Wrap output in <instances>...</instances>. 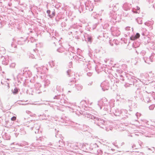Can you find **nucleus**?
Returning a JSON list of instances; mask_svg holds the SVG:
<instances>
[{
  "label": "nucleus",
  "instance_id": "4be33fe9",
  "mask_svg": "<svg viewBox=\"0 0 155 155\" xmlns=\"http://www.w3.org/2000/svg\"><path fill=\"white\" fill-rule=\"evenodd\" d=\"M84 36L85 37H87V41L91 43L92 42L93 38L91 34H87V33H85Z\"/></svg>",
  "mask_w": 155,
  "mask_h": 155
},
{
  "label": "nucleus",
  "instance_id": "72a5a7b5",
  "mask_svg": "<svg viewBox=\"0 0 155 155\" xmlns=\"http://www.w3.org/2000/svg\"><path fill=\"white\" fill-rule=\"evenodd\" d=\"M1 83L2 84H4V85H7V88L9 89V84L8 83L7 81H4V82H3L2 81L1 82Z\"/></svg>",
  "mask_w": 155,
  "mask_h": 155
},
{
  "label": "nucleus",
  "instance_id": "0eeeda50",
  "mask_svg": "<svg viewBox=\"0 0 155 155\" xmlns=\"http://www.w3.org/2000/svg\"><path fill=\"white\" fill-rule=\"evenodd\" d=\"M113 8L112 11L110 12V17L115 20H116L117 15L115 13V11L118 10L119 8L118 3H114L112 5Z\"/></svg>",
  "mask_w": 155,
  "mask_h": 155
},
{
  "label": "nucleus",
  "instance_id": "864d4df0",
  "mask_svg": "<svg viewBox=\"0 0 155 155\" xmlns=\"http://www.w3.org/2000/svg\"><path fill=\"white\" fill-rule=\"evenodd\" d=\"M92 73L89 72L87 73V74L88 76L90 77L92 75Z\"/></svg>",
  "mask_w": 155,
  "mask_h": 155
},
{
  "label": "nucleus",
  "instance_id": "f3484780",
  "mask_svg": "<svg viewBox=\"0 0 155 155\" xmlns=\"http://www.w3.org/2000/svg\"><path fill=\"white\" fill-rule=\"evenodd\" d=\"M36 69L38 72H40L41 73H44L47 70V68L45 66H41L40 67L37 68Z\"/></svg>",
  "mask_w": 155,
  "mask_h": 155
},
{
  "label": "nucleus",
  "instance_id": "79ce46f5",
  "mask_svg": "<svg viewBox=\"0 0 155 155\" xmlns=\"http://www.w3.org/2000/svg\"><path fill=\"white\" fill-rule=\"evenodd\" d=\"M149 84H150V85L152 86H155V81H152V82H150L148 83Z\"/></svg>",
  "mask_w": 155,
  "mask_h": 155
},
{
  "label": "nucleus",
  "instance_id": "49530a36",
  "mask_svg": "<svg viewBox=\"0 0 155 155\" xmlns=\"http://www.w3.org/2000/svg\"><path fill=\"white\" fill-rule=\"evenodd\" d=\"M61 87L57 85L56 87V89L57 91H61Z\"/></svg>",
  "mask_w": 155,
  "mask_h": 155
},
{
  "label": "nucleus",
  "instance_id": "4c0bfd02",
  "mask_svg": "<svg viewBox=\"0 0 155 155\" xmlns=\"http://www.w3.org/2000/svg\"><path fill=\"white\" fill-rule=\"evenodd\" d=\"M55 12L54 10L52 12V14L49 15V17L51 18L53 17L55 15Z\"/></svg>",
  "mask_w": 155,
  "mask_h": 155
},
{
  "label": "nucleus",
  "instance_id": "39448f33",
  "mask_svg": "<svg viewBox=\"0 0 155 155\" xmlns=\"http://www.w3.org/2000/svg\"><path fill=\"white\" fill-rule=\"evenodd\" d=\"M64 95L63 94L55 96L53 98V101L58 103L59 104L64 106L65 104L66 101L64 99Z\"/></svg>",
  "mask_w": 155,
  "mask_h": 155
},
{
  "label": "nucleus",
  "instance_id": "f8f14e48",
  "mask_svg": "<svg viewBox=\"0 0 155 155\" xmlns=\"http://www.w3.org/2000/svg\"><path fill=\"white\" fill-rule=\"evenodd\" d=\"M110 30L113 34L114 35L118 36L120 35V32L117 27H111Z\"/></svg>",
  "mask_w": 155,
  "mask_h": 155
},
{
  "label": "nucleus",
  "instance_id": "bb28decb",
  "mask_svg": "<svg viewBox=\"0 0 155 155\" xmlns=\"http://www.w3.org/2000/svg\"><path fill=\"white\" fill-rule=\"evenodd\" d=\"M35 86L36 90H41L40 88L41 87V85L38 83H36L35 84Z\"/></svg>",
  "mask_w": 155,
  "mask_h": 155
},
{
  "label": "nucleus",
  "instance_id": "7c9ffc66",
  "mask_svg": "<svg viewBox=\"0 0 155 155\" xmlns=\"http://www.w3.org/2000/svg\"><path fill=\"white\" fill-rule=\"evenodd\" d=\"M19 91L20 90L17 87H15L13 90H12V91L14 94H18Z\"/></svg>",
  "mask_w": 155,
  "mask_h": 155
},
{
  "label": "nucleus",
  "instance_id": "603ef678",
  "mask_svg": "<svg viewBox=\"0 0 155 155\" xmlns=\"http://www.w3.org/2000/svg\"><path fill=\"white\" fill-rule=\"evenodd\" d=\"M76 57L81 58H84L83 56H82L81 55H79V56H73V58H75H75H76Z\"/></svg>",
  "mask_w": 155,
  "mask_h": 155
},
{
  "label": "nucleus",
  "instance_id": "f03ea898",
  "mask_svg": "<svg viewBox=\"0 0 155 155\" xmlns=\"http://www.w3.org/2000/svg\"><path fill=\"white\" fill-rule=\"evenodd\" d=\"M85 116L88 118L92 119L95 124L100 127L101 128L104 129V125L105 120L102 118L90 114H87Z\"/></svg>",
  "mask_w": 155,
  "mask_h": 155
},
{
  "label": "nucleus",
  "instance_id": "e433bc0d",
  "mask_svg": "<svg viewBox=\"0 0 155 155\" xmlns=\"http://www.w3.org/2000/svg\"><path fill=\"white\" fill-rule=\"evenodd\" d=\"M57 51L59 52L62 53L64 51V49L62 48H59L57 49Z\"/></svg>",
  "mask_w": 155,
  "mask_h": 155
},
{
  "label": "nucleus",
  "instance_id": "9d476101",
  "mask_svg": "<svg viewBox=\"0 0 155 155\" xmlns=\"http://www.w3.org/2000/svg\"><path fill=\"white\" fill-rule=\"evenodd\" d=\"M84 4L87 6V10L89 11L93 10L94 8V6L93 3H91V1H87L84 3Z\"/></svg>",
  "mask_w": 155,
  "mask_h": 155
},
{
  "label": "nucleus",
  "instance_id": "b1692460",
  "mask_svg": "<svg viewBox=\"0 0 155 155\" xmlns=\"http://www.w3.org/2000/svg\"><path fill=\"white\" fill-rule=\"evenodd\" d=\"M44 86L45 87L48 86L50 84V81L48 79H45L43 81Z\"/></svg>",
  "mask_w": 155,
  "mask_h": 155
},
{
  "label": "nucleus",
  "instance_id": "bf43d9fd",
  "mask_svg": "<svg viewBox=\"0 0 155 155\" xmlns=\"http://www.w3.org/2000/svg\"><path fill=\"white\" fill-rule=\"evenodd\" d=\"M51 12V11L50 10H48L47 11V13L48 14L49 16V15H50V13Z\"/></svg>",
  "mask_w": 155,
  "mask_h": 155
},
{
  "label": "nucleus",
  "instance_id": "6e6552de",
  "mask_svg": "<svg viewBox=\"0 0 155 155\" xmlns=\"http://www.w3.org/2000/svg\"><path fill=\"white\" fill-rule=\"evenodd\" d=\"M150 39L149 37H144L143 39V42L144 44L146 45L148 44L149 46L151 49H155V43L153 42L152 43L151 42H150Z\"/></svg>",
  "mask_w": 155,
  "mask_h": 155
},
{
  "label": "nucleus",
  "instance_id": "c03bdc74",
  "mask_svg": "<svg viewBox=\"0 0 155 155\" xmlns=\"http://www.w3.org/2000/svg\"><path fill=\"white\" fill-rule=\"evenodd\" d=\"M97 154H101L103 153V152L101 149H99L97 150Z\"/></svg>",
  "mask_w": 155,
  "mask_h": 155
},
{
  "label": "nucleus",
  "instance_id": "3c124183",
  "mask_svg": "<svg viewBox=\"0 0 155 155\" xmlns=\"http://www.w3.org/2000/svg\"><path fill=\"white\" fill-rule=\"evenodd\" d=\"M73 144H71V143H68V148H69L70 147H72V146H73Z\"/></svg>",
  "mask_w": 155,
  "mask_h": 155
},
{
  "label": "nucleus",
  "instance_id": "a18cd8bd",
  "mask_svg": "<svg viewBox=\"0 0 155 155\" xmlns=\"http://www.w3.org/2000/svg\"><path fill=\"white\" fill-rule=\"evenodd\" d=\"M28 114H29L30 115L31 117H35L36 115L35 114H34L31 112H29Z\"/></svg>",
  "mask_w": 155,
  "mask_h": 155
},
{
  "label": "nucleus",
  "instance_id": "4d7b16f0",
  "mask_svg": "<svg viewBox=\"0 0 155 155\" xmlns=\"http://www.w3.org/2000/svg\"><path fill=\"white\" fill-rule=\"evenodd\" d=\"M30 40L31 42H33L34 41H35V39L33 38H30Z\"/></svg>",
  "mask_w": 155,
  "mask_h": 155
},
{
  "label": "nucleus",
  "instance_id": "5701e85b",
  "mask_svg": "<svg viewBox=\"0 0 155 155\" xmlns=\"http://www.w3.org/2000/svg\"><path fill=\"white\" fill-rule=\"evenodd\" d=\"M140 36V34L138 33H137L136 34L134 35H132L130 37V39L131 40H134L138 38Z\"/></svg>",
  "mask_w": 155,
  "mask_h": 155
},
{
  "label": "nucleus",
  "instance_id": "052dcab7",
  "mask_svg": "<svg viewBox=\"0 0 155 155\" xmlns=\"http://www.w3.org/2000/svg\"><path fill=\"white\" fill-rule=\"evenodd\" d=\"M146 92L147 93H149V94H153L154 92L153 91H149V92L147 91H146Z\"/></svg>",
  "mask_w": 155,
  "mask_h": 155
},
{
  "label": "nucleus",
  "instance_id": "f704fd0d",
  "mask_svg": "<svg viewBox=\"0 0 155 155\" xmlns=\"http://www.w3.org/2000/svg\"><path fill=\"white\" fill-rule=\"evenodd\" d=\"M23 121L25 123H26L28 122H29L30 123H31V122H30V119H29L28 118H26L25 117H24L23 118Z\"/></svg>",
  "mask_w": 155,
  "mask_h": 155
},
{
  "label": "nucleus",
  "instance_id": "412c9836",
  "mask_svg": "<svg viewBox=\"0 0 155 155\" xmlns=\"http://www.w3.org/2000/svg\"><path fill=\"white\" fill-rule=\"evenodd\" d=\"M57 145L58 146V148L59 149L62 150L63 149V147L64 145V143L63 141V140H59L58 143H57Z\"/></svg>",
  "mask_w": 155,
  "mask_h": 155
},
{
  "label": "nucleus",
  "instance_id": "6ab92c4d",
  "mask_svg": "<svg viewBox=\"0 0 155 155\" xmlns=\"http://www.w3.org/2000/svg\"><path fill=\"white\" fill-rule=\"evenodd\" d=\"M131 7V4L127 2L124 3L123 6V8L126 11L130 10Z\"/></svg>",
  "mask_w": 155,
  "mask_h": 155
},
{
  "label": "nucleus",
  "instance_id": "09e8293b",
  "mask_svg": "<svg viewBox=\"0 0 155 155\" xmlns=\"http://www.w3.org/2000/svg\"><path fill=\"white\" fill-rule=\"evenodd\" d=\"M15 63H13L11 64L10 66V67H11L12 68H14L15 67Z\"/></svg>",
  "mask_w": 155,
  "mask_h": 155
},
{
  "label": "nucleus",
  "instance_id": "aec40b11",
  "mask_svg": "<svg viewBox=\"0 0 155 155\" xmlns=\"http://www.w3.org/2000/svg\"><path fill=\"white\" fill-rule=\"evenodd\" d=\"M87 6L84 5H81V7L79 8V11L81 13V12L83 13H84L86 12V11L87 10Z\"/></svg>",
  "mask_w": 155,
  "mask_h": 155
},
{
  "label": "nucleus",
  "instance_id": "6e6d98bb",
  "mask_svg": "<svg viewBox=\"0 0 155 155\" xmlns=\"http://www.w3.org/2000/svg\"><path fill=\"white\" fill-rule=\"evenodd\" d=\"M29 57L32 59L35 58L34 55L33 54H31V55H29Z\"/></svg>",
  "mask_w": 155,
  "mask_h": 155
},
{
  "label": "nucleus",
  "instance_id": "338daca9",
  "mask_svg": "<svg viewBox=\"0 0 155 155\" xmlns=\"http://www.w3.org/2000/svg\"><path fill=\"white\" fill-rule=\"evenodd\" d=\"M73 30L72 31H70V32H69L68 33V34L69 35H70L71 34H72V33L73 34Z\"/></svg>",
  "mask_w": 155,
  "mask_h": 155
},
{
  "label": "nucleus",
  "instance_id": "a878e982",
  "mask_svg": "<svg viewBox=\"0 0 155 155\" xmlns=\"http://www.w3.org/2000/svg\"><path fill=\"white\" fill-rule=\"evenodd\" d=\"M125 29L127 31V33L128 34L130 33V31L132 32L133 31V28L129 26L126 27L125 28Z\"/></svg>",
  "mask_w": 155,
  "mask_h": 155
},
{
  "label": "nucleus",
  "instance_id": "69168bd1",
  "mask_svg": "<svg viewBox=\"0 0 155 155\" xmlns=\"http://www.w3.org/2000/svg\"><path fill=\"white\" fill-rule=\"evenodd\" d=\"M78 87H77V89H78V90H80L82 88V86H80V88H78Z\"/></svg>",
  "mask_w": 155,
  "mask_h": 155
},
{
  "label": "nucleus",
  "instance_id": "2eb2a0df",
  "mask_svg": "<svg viewBox=\"0 0 155 155\" xmlns=\"http://www.w3.org/2000/svg\"><path fill=\"white\" fill-rule=\"evenodd\" d=\"M0 60L2 61V64L5 65L8 64L9 62L8 58V57H5L4 56H2Z\"/></svg>",
  "mask_w": 155,
  "mask_h": 155
},
{
  "label": "nucleus",
  "instance_id": "cd10ccee",
  "mask_svg": "<svg viewBox=\"0 0 155 155\" xmlns=\"http://www.w3.org/2000/svg\"><path fill=\"white\" fill-rule=\"evenodd\" d=\"M71 29H74L73 31H77L78 30V26L76 24H74L72 25L71 27Z\"/></svg>",
  "mask_w": 155,
  "mask_h": 155
},
{
  "label": "nucleus",
  "instance_id": "ddd939ff",
  "mask_svg": "<svg viewBox=\"0 0 155 155\" xmlns=\"http://www.w3.org/2000/svg\"><path fill=\"white\" fill-rule=\"evenodd\" d=\"M154 54L155 55V52H153L151 54V56L149 58H143V60L147 64H150V62L153 61L151 59H153L154 57Z\"/></svg>",
  "mask_w": 155,
  "mask_h": 155
},
{
  "label": "nucleus",
  "instance_id": "a211bd4d",
  "mask_svg": "<svg viewBox=\"0 0 155 155\" xmlns=\"http://www.w3.org/2000/svg\"><path fill=\"white\" fill-rule=\"evenodd\" d=\"M27 38L26 37H21L19 38L18 40V43L20 45H23L25 42L27 41Z\"/></svg>",
  "mask_w": 155,
  "mask_h": 155
},
{
  "label": "nucleus",
  "instance_id": "774afa93",
  "mask_svg": "<svg viewBox=\"0 0 155 155\" xmlns=\"http://www.w3.org/2000/svg\"><path fill=\"white\" fill-rule=\"evenodd\" d=\"M92 83H93V82H90L88 84V85H91L92 84Z\"/></svg>",
  "mask_w": 155,
  "mask_h": 155
},
{
  "label": "nucleus",
  "instance_id": "dca6fc26",
  "mask_svg": "<svg viewBox=\"0 0 155 155\" xmlns=\"http://www.w3.org/2000/svg\"><path fill=\"white\" fill-rule=\"evenodd\" d=\"M121 115L120 116L121 117L122 119L126 118L128 117L127 115V111L125 109H121Z\"/></svg>",
  "mask_w": 155,
  "mask_h": 155
},
{
  "label": "nucleus",
  "instance_id": "473e14b6",
  "mask_svg": "<svg viewBox=\"0 0 155 155\" xmlns=\"http://www.w3.org/2000/svg\"><path fill=\"white\" fill-rule=\"evenodd\" d=\"M137 23L139 24H142V20L141 18H138L136 19Z\"/></svg>",
  "mask_w": 155,
  "mask_h": 155
},
{
  "label": "nucleus",
  "instance_id": "ea45409f",
  "mask_svg": "<svg viewBox=\"0 0 155 155\" xmlns=\"http://www.w3.org/2000/svg\"><path fill=\"white\" fill-rule=\"evenodd\" d=\"M155 107V106L154 104H152L150 105L149 107V108L150 110H153L154 108Z\"/></svg>",
  "mask_w": 155,
  "mask_h": 155
},
{
  "label": "nucleus",
  "instance_id": "a19ab883",
  "mask_svg": "<svg viewBox=\"0 0 155 155\" xmlns=\"http://www.w3.org/2000/svg\"><path fill=\"white\" fill-rule=\"evenodd\" d=\"M104 128H105L106 130L107 131H108L109 130H111V127H105L104 126Z\"/></svg>",
  "mask_w": 155,
  "mask_h": 155
},
{
  "label": "nucleus",
  "instance_id": "20e7f679",
  "mask_svg": "<svg viewBox=\"0 0 155 155\" xmlns=\"http://www.w3.org/2000/svg\"><path fill=\"white\" fill-rule=\"evenodd\" d=\"M125 79L126 84L124 85L125 87L128 86L127 84L134 85H135V87H136V88L137 90L140 89V84H137L138 81L135 79V77L131 76L129 77H127Z\"/></svg>",
  "mask_w": 155,
  "mask_h": 155
},
{
  "label": "nucleus",
  "instance_id": "9b49d317",
  "mask_svg": "<svg viewBox=\"0 0 155 155\" xmlns=\"http://www.w3.org/2000/svg\"><path fill=\"white\" fill-rule=\"evenodd\" d=\"M113 109L111 110V112L110 114H113L115 116H120L121 115V110H120L118 108L113 107Z\"/></svg>",
  "mask_w": 155,
  "mask_h": 155
},
{
  "label": "nucleus",
  "instance_id": "13d9d810",
  "mask_svg": "<svg viewBox=\"0 0 155 155\" xmlns=\"http://www.w3.org/2000/svg\"><path fill=\"white\" fill-rule=\"evenodd\" d=\"M144 24L145 25H147V26H149L150 25V23L148 22H145Z\"/></svg>",
  "mask_w": 155,
  "mask_h": 155
},
{
  "label": "nucleus",
  "instance_id": "37998d69",
  "mask_svg": "<svg viewBox=\"0 0 155 155\" xmlns=\"http://www.w3.org/2000/svg\"><path fill=\"white\" fill-rule=\"evenodd\" d=\"M61 26L62 27H64L66 25V24L64 22H62L61 24Z\"/></svg>",
  "mask_w": 155,
  "mask_h": 155
},
{
  "label": "nucleus",
  "instance_id": "c756f323",
  "mask_svg": "<svg viewBox=\"0 0 155 155\" xmlns=\"http://www.w3.org/2000/svg\"><path fill=\"white\" fill-rule=\"evenodd\" d=\"M75 78H72L70 81L69 82L68 84L70 85H75Z\"/></svg>",
  "mask_w": 155,
  "mask_h": 155
},
{
  "label": "nucleus",
  "instance_id": "e2e57ef3",
  "mask_svg": "<svg viewBox=\"0 0 155 155\" xmlns=\"http://www.w3.org/2000/svg\"><path fill=\"white\" fill-rule=\"evenodd\" d=\"M94 146V147H98V146L97 145V144L96 143H95L94 144H93Z\"/></svg>",
  "mask_w": 155,
  "mask_h": 155
},
{
  "label": "nucleus",
  "instance_id": "5fc2aeb1",
  "mask_svg": "<svg viewBox=\"0 0 155 155\" xmlns=\"http://www.w3.org/2000/svg\"><path fill=\"white\" fill-rule=\"evenodd\" d=\"M141 114L138 113H137L136 114V115L137 117V118H138V117H140V116Z\"/></svg>",
  "mask_w": 155,
  "mask_h": 155
},
{
  "label": "nucleus",
  "instance_id": "0e129e2a",
  "mask_svg": "<svg viewBox=\"0 0 155 155\" xmlns=\"http://www.w3.org/2000/svg\"><path fill=\"white\" fill-rule=\"evenodd\" d=\"M132 148L133 149H136V148H135V147H136V146H135V144H133L132 146Z\"/></svg>",
  "mask_w": 155,
  "mask_h": 155
},
{
  "label": "nucleus",
  "instance_id": "2f4dec72",
  "mask_svg": "<svg viewBox=\"0 0 155 155\" xmlns=\"http://www.w3.org/2000/svg\"><path fill=\"white\" fill-rule=\"evenodd\" d=\"M67 75L69 76H72L73 74V72L70 69H68L67 71Z\"/></svg>",
  "mask_w": 155,
  "mask_h": 155
},
{
  "label": "nucleus",
  "instance_id": "f257e3e1",
  "mask_svg": "<svg viewBox=\"0 0 155 155\" xmlns=\"http://www.w3.org/2000/svg\"><path fill=\"white\" fill-rule=\"evenodd\" d=\"M98 105L100 109H103L107 113H110L111 110L113 109L114 104L111 102H108L106 98L102 99L101 100L99 101Z\"/></svg>",
  "mask_w": 155,
  "mask_h": 155
},
{
  "label": "nucleus",
  "instance_id": "1a4fd4ad",
  "mask_svg": "<svg viewBox=\"0 0 155 155\" xmlns=\"http://www.w3.org/2000/svg\"><path fill=\"white\" fill-rule=\"evenodd\" d=\"M101 86L103 91L107 90L109 87V83L107 81H104L101 83Z\"/></svg>",
  "mask_w": 155,
  "mask_h": 155
},
{
  "label": "nucleus",
  "instance_id": "c9c22d12",
  "mask_svg": "<svg viewBox=\"0 0 155 155\" xmlns=\"http://www.w3.org/2000/svg\"><path fill=\"white\" fill-rule=\"evenodd\" d=\"M91 16L94 18H96L97 17V14L95 12H94L92 14Z\"/></svg>",
  "mask_w": 155,
  "mask_h": 155
},
{
  "label": "nucleus",
  "instance_id": "423d86ee",
  "mask_svg": "<svg viewBox=\"0 0 155 155\" xmlns=\"http://www.w3.org/2000/svg\"><path fill=\"white\" fill-rule=\"evenodd\" d=\"M85 33L81 30L73 31V37L77 40L82 39Z\"/></svg>",
  "mask_w": 155,
  "mask_h": 155
},
{
  "label": "nucleus",
  "instance_id": "4468645a",
  "mask_svg": "<svg viewBox=\"0 0 155 155\" xmlns=\"http://www.w3.org/2000/svg\"><path fill=\"white\" fill-rule=\"evenodd\" d=\"M76 60L77 61L78 63H82L84 65H85V67L87 65V63L85 61V60L84 58H81L76 57L75 58Z\"/></svg>",
  "mask_w": 155,
  "mask_h": 155
},
{
  "label": "nucleus",
  "instance_id": "680f3d73",
  "mask_svg": "<svg viewBox=\"0 0 155 155\" xmlns=\"http://www.w3.org/2000/svg\"><path fill=\"white\" fill-rule=\"evenodd\" d=\"M16 119V117H13L11 119L12 120H15Z\"/></svg>",
  "mask_w": 155,
  "mask_h": 155
},
{
  "label": "nucleus",
  "instance_id": "c85d7f7f",
  "mask_svg": "<svg viewBox=\"0 0 155 155\" xmlns=\"http://www.w3.org/2000/svg\"><path fill=\"white\" fill-rule=\"evenodd\" d=\"M140 45V43L137 41H135L133 43V46L134 48H136L139 47Z\"/></svg>",
  "mask_w": 155,
  "mask_h": 155
},
{
  "label": "nucleus",
  "instance_id": "393cba45",
  "mask_svg": "<svg viewBox=\"0 0 155 155\" xmlns=\"http://www.w3.org/2000/svg\"><path fill=\"white\" fill-rule=\"evenodd\" d=\"M149 77H150V79L148 80L150 82H152V81H155V75L154 76L153 74H150V75H149Z\"/></svg>",
  "mask_w": 155,
  "mask_h": 155
},
{
  "label": "nucleus",
  "instance_id": "8fccbe9b",
  "mask_svg": "<svg viewBox=\"0 0 155 155\" xmlns=\"http://www.w3.org/2000/svg\"><path fill=\"white\" fill-rule=\"evenodd\" d=\"M87 37H85L84 36H83V38L82 39V40L83 41H87Z\"/></svg>",
  "mask_w": 155,
  "mask_h": 155
},
{
  "label": "nucleus",
  "instance_id": "7ed1b4c3",
  "mask_svg": "<svg viewBox=\"0 0 155 155\" xmlns=\"http://www.w3.org/2000/svg\"><path fill=\"white\" fill-rule=\"evenodd\" d=\"M31 122H33L34 125L33 127H31V129L34 132L35 134H38L39 135L36 136L37 140L41 141L43 138L41 137V132L39 131V129L40 128V125L38 120L35 121L33 120H31Z\"/></svg>",
  "mask_w": 155,
  "mask_h": 155
},
{
  "label": "nucleus",
  "instance_id": "de8ad7c7",
  "mask_svg": "<svg viewBox=\"0 0 155 155\" xmlns=\"http://www.w3.org/2000/svg\"><path fill=\"white\" fill-rule=\"evenodd\" d=\"M119 78L120 80H122V81H124V79L123 78L122 75L120 74L119 75Z\"/></svg>",
  "mask_w": 155,
  "mask_h": 155
},
{
  "label": "nucleus",
  "instance_id": "58836bf2",
  "mask_svg": "<svg viewBox=\"0 0 155 155\" xmlns=\"http://www.w3.org/2000/svg\"><path fill=\"white\" fill-rule=\"evenodd\" d=\"M140 53L141 55L144 56L146 54V52L145 51L142 50L140 52Z\"/></svg>",
  "mask_w": 155,
  "mask_h": 155
}]
</instances>
